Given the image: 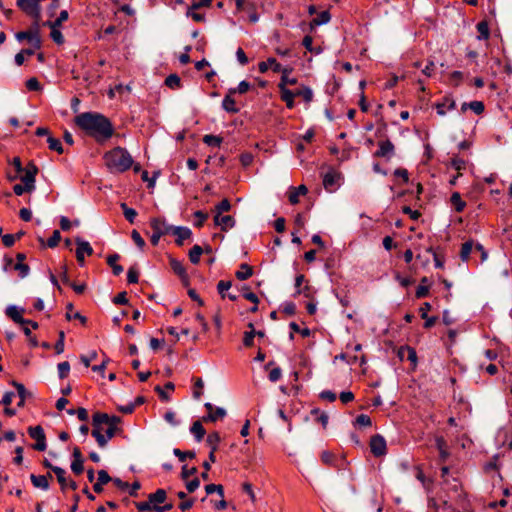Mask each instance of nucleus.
<instances>
[{
    "instance_id": "obj_1",
    "label": "nucleus",
    "mask_w": 512,
    "mask_h": 512,
    "mask_svg": "<svg viewBox=\"0 0 512 512\" xmlns=\"http://www.w3.org/2000/svg\"><path fill=\"white\" fill-rule=\"evenodd\" d=\"M75 124L98 143H104L114 134L111 121L97 112H83L74 119Z\"/></svg>"
},
{
    "instance_id": "obj_2",
    "label": "nucleus",
    "mask_w": 512,
    "mask_h": 512,
    "mask_svg": "<svg viewBox=\"0 0 512 512\" xmlns=\"http://www.w3.org/2000/svg\"><path fill=\"white\" fill-rule=\"evenodd\" d=\"M103 159L107 169L111 173H123L129 170L134 163L130 153L120 146L107 151Z\"/></svg>"
},
{
    "instance_id": "obj_3",
    "label": "nucleus",
    "mask_w": 512,
    "mask_h": 512,
    "mask_svg": "<svg viewBox=\"0 0 512 512\" xmlns=\"http://www.w3.org/2000/svg\"><path fill=\"white\" fill-rule=\"evenodd\" d=\"M17 7L27 16L39 22L41 18L40 0H16Z\"/></svg>"
},
{
    "instance_id": "obj_4",
    "label": "nucleus",
    "mask_w": 512,
    "mask_h": 512,
    "mask_svg": "<svg viewBox=\"0 0 512 512\" xmlns=\"http://www.w3.org/2000/svg\"><path fill=\"white\" fill-rule=\"evenodd\" d=\"M16 39L18 41L27 40L35 49L40 48L41 40L39 36V22L34 21L33 29L28 31H20L16 33Z\"/></svg>"
},
{
    "instance_id": "obj_5",
    "label": "nucleus",
    "mask_w": 512,
    "mask_h": 512,
    "mask_svg": "<svg viewBox=\"0 0 512 512\" xmlns=\"http://www.w3.org/2000/svg\"><path fill=\"white\" fill-rule=\"evenodd\" d=\"M29 436L36 441L33 448L37 451H45L47 448L46 436L44 429L40 426H34L28 428Z\"/></svg>"
},
{
    "instance_id": "obj_6",
    "label": "nucleus",
    "mask_w": 512,
    "mask_h": 512,
    "mask_svg": "<svg viewBox=\"0 0 512 512\" xmlns=\"http://www.w3.org/2000/svg\"><path fill=\"white\" fill-rule=\"evenodd\" d=\"M305 281V276L303 274H299L295 278V293L293 294L294 297L302 295L307 299L312 300L314 297V289L308 285H303Z\"/></svg>"
},
{
    "instance_id": "obj_7",
    "label": "nucleus",
    "mask_w": 512,
    "mask_h": 512,
    "mask_svg": "<svg viewBox=\"0 0 512 512\" xmlns=\"http://www.w3.org/2000/svg\"><path fill=\"white\" fill-rule=\"evenodd\" d=\"M369 446H370L371 453L375 457H381V456L386 455V453H387L386 440L380 434H376L371 437Z\"/></svg>"
},
{
    "instance_id": "obj_8",
    "label": "nucleus",
    "mask_w": 512,
    "mask_h": 512,
    "mask_svg": "<svg viewBox=\"0 0 512 512\" xmlns=\"http://www.w3.org/2000/svg\"><path fill=\"white\" fill-rule=\"evenodd\" d=\"M75 242L77 244L76 248V258L78 263L83 266L85 255L91 256L94 252L90 243L80 237L75 238Z\"/></svg>"
},
{
    "instance_id": "obj_9",
    "label": "nucleus",
    "mask_w": 512,
    "mask_h": 512,
    "mask_svg": "<svg viewBox=\"0 0 512 512\" xmlns=\"http://www.w3.org/2000/svg\"><path fill=\"white\" fill-rule=\"evenodd\" d=\"M117 431L118 430L114 429L113 427L107 426L104 434L100 433L99 429H92L91 434L96 439V442L99 445V447L104 448L107 445L108 441L115 436Z\"/></svg>"
},
{
    "instance_id": "obj_10",
    "label": "nucleus",
    "mask_w": 512,
    "mask_h": 512,
    "mask_svg": "<svg viewBox=\"0 0 512 512\" xmlns=\"http://www.w3.org/2000/svg\"><path fill=\"white\" fill-rule=\"evenodd\" d=\"M24 175L20 176V180L28 186V189L35 190V177L38 172L37 167L33 163H29L23 170Z\"/></svg>"
},
{
    "instance_id": "obj_11",
    "label": "nucleus",
    "mask_w": 512,
    "mask_h": 512,
    "mask_svg": "<svg viewBox=\"0 0 512 512\" xmlns=\"http://www.w3.org/2000/svg\"><path fill=\"white\" fill-rule=\"evenodd\" d=\"M94 421L96 423H105L106 426L119 430L118 424L121 422V419L115 415L110 416L107 413L96 412L94 413Z\"/></svg>"
},
{
    "instance_id": "obj_12",
    "label": "nucleus",
    "mask_w": 512,
    "mask_h": 512,
    "mask_svg": "<svg viewBox=\"0 0 512 512\" xmlns=\"http://www.w3.org/2000/svg\"><path fill=\"white\" fill-rule=\"evenodd\" d=\"M340 179V175L334 171L330 170L323 176V186L324 188L329 191L333 192L338 187V181Z\"/></svg>"
},
{
    "instance_id": "obj_13",
    "label": "nucleus",
    "mask_w": 512,
    "mask_h": 512,
    "mask_svg": "<svg viewBox=\"0 0 512 512\" xmlns=\"http://www.w3.org/2000/svg\"><path fill=\"white\" fill-rule=\"evenodd\" d=\"M394 145L390 140L380 141L378 143V150L375 152L376 157H383L390 159L394 155Z\"/></svg>"
},
{
    "instance_id": "obj_14",
    "label": "nucleus",
    "mask_w": 512,
    "mask_h": 512,
    "mask_svg": "<svg viewBox=\"0 0 512 512\" xmlns=\"http://www.w3.org/2000/svg\"><path fill=\"white\" fill-rule=\"evenodd\" d=\"M150 226L152 230L156 233L167 235L171 233L172 225H169L165 219L162 218H153L150 221Z\"/></svg>"
},
{
    "instance_id": "obj_15",
    "label": "nucleus",
    "mask_w": 512,
    "mask_h": 512,
    "mask_svg": "<svg viewBox=\"0 0 512 512\" xmlns=\"http://www.w3.org/2000/svg\"><path fill=\"white\" fill-rule=\"evenodd\" d=\"M171 234L176 236L175 242L178 246H181V245H183L184 240L191 237L192 232L188 227L173 226L172 230H171Z\"/></svg>"
},
{
    "instance_id": "obj_16",
    "label": "nucleus",
    "mask_w": 512,
    "mask_h": 512,
    "mask_svg": "<svg viewBox=\"0 0 512 512\" xmlns=\"http://www.w3.org/2000/svg\"><path fill=\"white\" fill-rule=\"evenodd\" d=\"M435 108L438 115L444 116L446 111H451L456 108V103L451 97L445 96L441 102L435 104Z\"/></svg>"
},
{
    "instance_id": "obj_17",
    "label": "nucleus",
    "mask_w": 512,
    "mask_h": 512,
    "mask_svg": "<svg viewBox=\"0 0 512 512\" xmlns=\"http://www.w3.org/2000/svg\"><path fill=\"white\" fill-rule=\"evenodd\" d=\"M271 68L274 72L278 73L283 70L284 67L273 57L267 59V61H262L258 64V69L260 73H266L268 69Z\"/></svg>"
},
{
    "instance_id": "obj_18",
    "label": "nucleus",
    "mask_w": 512,
    "mask_h": 512,
    "mask_svg": "<svg viewBox=\"0 0 512 512\" xmlns=\"http://www.w3.org/2000/svg\"><path fill=\"white\" fill-rule=\"evenodd\" d=\"M219 442H220V436L217 432H213V433L209 434L206 439V443L211 448V451L209 453V459L213 463L216 462L215 452L217 450Z\"/></svg>"
},
{
    "instance_id": "obj_19",
    "label": "nucleus",
    "mask_w": 512,
    "mask_h": 512,
    "mask_svg": "<svg viewBox=\"0 0 512 512\" xmlns=\"http://www.w3.org/2000/svg\"><path fill=\"white\" fill-rule=\"evenodd\" d=\"M214 223L217 226L221 227V230L227 231L230 228H233L235 225V220L230 215H215L214 216Z\"/></svg>"
},
{
    "instance_id": "obj_20",
    "label": "nucleus",
    "mask_w": 512,
    "mask_h": 512,
    "mask_svg": "<svg viewBox=\"0 0 512 512\" xmlns=\"http://www.w3.org/2000/svg\"><path fill=\"white\" fill-rule=\"evenodd\" d=\"M23 310H19L18 307L14 305H10L6 308V315L11 318L15 323L24 325L27 322V319L23 318L21 312Z\"/></svg>"
},
{
    "instance_id": "obj_21",
    "label": "nucleus",
    "mask_w": 512,
    "mask_h": 512,
    "mask_svg": "<svg viewBox=\"0 0 512 512\" xmlns=\"http://www.w3.org/2000/svg\"><path fill=\"white\" fill-rule=\"evenodd\" d=\"M11 384L16 388L17 394L20 398L17 406L20 408L24 407L25 400L31 396V393L25 388V386L22 383L12 381Z\"/></svg>"
},
{
    "instance_id": "obj_22",
    "label": "nucleus",
    "mask_w": 512,
    "mask_h": 512,
    "mask_svg": "<svg viewBox=\"0 0 512 512\" xmlns=\"http://www.w3.org/2000/svg\"><path fill=\"white\" fill-rule=\"evenodd\" d=\"M232 95L233 94H230V92L228 91L227 95L222 100V108L228 113L236 114L239 112L240 109L236 105V102Z\"/></svg>"
},
{
    "instance_id": "obj_23",
    "label": "nucleus",
    "mask_w": 512,
    "mask_h": 512,
    "mask_svg": "<svg viewBox=\"0 0 512 512\" xmlns=\"http://www.w3.org/2000/svg\"><path fill=\"white\" fill-rule=\"evenodd\" d=\"M170 267L172 271L178 275L182 281H188V275L183 264L175 258H170Z\"/></svg>"
},
{
    "instance_id": "obj_24",
    "label": "nucleus",
    "mask_w": 512,
    "mask_h": 512,
    "mask_svg": "<svg viewBox=\"0 0 512 512\" xmlns=\"http://www.w3.org/2000/svg\"><path fill=\"white\" fill-rule=\"evenodd\" d=\"M292 72V68H289V67H284L283 70L281 71L282 75H281V79H280V82L278 84V88L279 89H282V88H287V85H295L297 83V79L296 78H290L289 77V74Z\"/></svg>"
},
{
    "instance_id": "obj_25",
    "label": "nucleus",
    "mask_w": 512,
    "mask_h": 512,
    "mask_svg": "<svg viewBox=\"0 0 512 512\" xmlns=\"http://www.w3.org/2000/svg\"><path fill=\"white\" fill-rule=\"evenodd\" d=\"M467 109L472 110L475 114L480 115L484 112L485 106L481 101H471L469 103H463L461 106L462 112H465Z\"/></svg>"
},
{
    "instance_id": "obj_26",
    "label": "nucleus",
    "mask_w": 512,
    "mask_h": 512,
    "mask_svg": "<svg viewBox=\"0 0 512 512\" xmlns=\"http://www.w3.org/2000/svg\"><path fill=\"white\" fill-rule=\"evenodd\" d=\"M279 90L281 94V100L286 103L287 108L292 109L295 105V94H293V91L288 88H282Z\"/></svg>"
},
{
    "instance_id": "obj_27",
    "label": "nucleus",
    "mask_w": 512,
    "mask_h": 512,
    "mask_svg": "<svg viewBox=\"0 0 512 512\" xmlns=\"http://www.w3.org/2000/svg\"><path fill=\"white\" fill-rule=\"evenodd\" d=\"M435 444H436V448L439 451L440 458L443 461H445L448 458V456H449V452L447 450L446 440L444 439V437L438 436L435 439Z\"/></svg>"
},
{
    "instance_id": "obj_28",
    "label": "nucleus",
    "mask_w": 512,
    "mask_h": 512,
    "mask_svg": "<svg viewBox=\"0 0 512 512\" xmlns=\"http://www.w3.org/2000/svg\"><path fill=\"white\" fill-rule=\"evenodd\" d=\"M30 479L34 487L40 488L42 490L49 489V481H47V476L31 474Z\"/></svg>"
},
{
    "instance_id": "obj_29",
    "label": "nucleus",
    "mask_w": 512,
    "mask_h": 512,
    "mask_svg": "<svg viewBox=\"0 0 512 512\" xmlns=\"http://www.w3.org/2000/svg\"><path fill=\"white\" fill-rule=\"evenodd\" d=\"M308 192V189L305 185H300L297 188H292L289 193V201L291 204H297L299 202V196L305 195Z\"/></svg>"
},
{
    "instance_id": "obj_30",
    "label": "nucleus",
    "mask_w": 512,
    "mask_h": 512,
    "mask_svg": "<svg viewBox=\"0 0 512 512\" xmlns=\"http://www.w3.org/2000/svg\"><path fill=\"white\" fill-rule=\"evenodd\" d=\"M120 259L118 254H111L107 257V263L112 268L113 274L118 276L123 272V267L117 264V261Z\"/></svg>"
},
{
    "instance_id": "obj_31",
    "label": "nucleus",
    "mask_w": 512,
    "mask_h": 512,
    "mask_svg": "<svg viewBox=\"0 0 512 512\" xmlns=\"http://www.w3.org/2000/svg\"><path fill=\"white\" fill-rule=\"evenodd\" d=\"M450 202L456 212H462L466 207V202L462 200L459 192H453L450 198Z\"/></svg>"
},
{
    "instance_id": "obj_32",
    "label": "nucleus",
    "mask_w": 512,
    "mask_h": 512,
    "mask_svg": "<svg viewBox=\"0 0 512 512\" xmlns=\"http://www.w3.org/2000/svg\"><path fill=\"white\" fill-rule=\"evenodd\" d=\"M293 94H295V97H302L306 103H310L313 100V91L308 86L303 85L301 88L293 91Z\"/></svg>"
},
{
    "instance_id": "obj_33",
    "label": "nucleus",
    "mask_w": 512,
    "mask_h": 512,
    "mask_svg": "<svg viewBox=\"0 0 512 512\" xmlns=\"http://www.w3.org/2000/svg\"><path fill=\"white\" fill-rule=\"evenodd\" d=\"M166 498L167 494L164 489H157L154 493H151L148 496V500L154 505L165 502Z\"/></svg>"
},
{
    "instance_id": "obj_34",
    "label": "nucleus",
    "mask_w": 512,
    "mask_h": 512,
    "mask_svg": "<svg viewBox=\"0 0 512 512\" xmlns=\"http://www.w3.org/2000/svg\"><path fill=\"white\" fill-rule=\"evenodd\" d=\"M253 274V269L250 265L246 263H242L240 265V269L236 272V277L239 280H246L250 278Z\"/></svg>"
},
{
    "instance_id": "obj_35",
    "label": "nucleus",
    "mask_w": 512,
    "mask_h": 512,
    "mask_svg": "<svg viewBox=\"0 0 512 512\" xmlns=\"http://www.w3.org/2000/svg\"><path fill=\"white\" fill-rule=\"evenodd\" d=\"M190 432L194 435L195 439L198 442L203 439V437L206 433V431L200 421H195L192 424V426L190 428Z\"/></svg>"
},
{
    "instance_id": "obj_36",
    "label": "nucleus",
    "mask_w": 512,
    "mask_h": 512,
    "mask_svg": "<svg viewBox=\"0 0 512 512\" xmlns=\"http://www.w3.org/2000/svg\"><path fill=\"white\" fill-rule=\"evenodd\" d=\"M477 31L479 35L477 36L478 40H487L490 36L489 26L486 21H480L476 25Z\"/></svg>"
},
{
    "instance_id": "obj_37",
    "label": "nucleus",
    "mask_w": 512,
    "mask_h": 512,
    "mask_svg": "<svg viewBox=\"0 0 512 512\" xmlns=\"http://www.w3.org/2000/svg\"><path fill=\"white\" fill-rule=\"evenodd\" d=\"M226 416V411L224 408L217 407L215 408L212 413H208L207 416L203 417V421H211L215 422L218 419L224 418Z\"/></svg>"
},
{
    "instance_id": "obj_38",
    "label": "nucleus",
    "mask_w": 512,
    "mask_h": 512,
    "mask_svg": "<svg viewBox=\"0 0 512 512\" xmlns=\"http://www.w3.org/2000/svg\"><path fill=\"white\" fill-rule=\"evenodd\" d=\"M120 207L123 211V214H124V217L126 218V220L129 223L133 224L136 219V216H137V211L133 208L128 207L126 203H121Z\"/></svg>"
},
{
    "instance_id": "obj_39",
    "label": "nucleus",
    "mask_w": 512,
    "mask_h": 512,
    "mask_svg": "<svg viewBox=\"0 0 512 512\" xmlns=\"http://www.w3.org/2000/svg\"><path fill=\"white\" fill-rule=\"evenodd\" d=\"M53 472L55 473L57 480L61 486L62 491L67 488L66 471L61 467H54Z\"/></svg>"
},
{
    "instance_id": "obj_40",
    "label": "nucleus",
    "mask_w": 512,
    "mask_h": 512,
    "mask_svg": "<svg viewBox=\"0 0 512 512\" xmlns=\"http://www.w3.org/2000/svg\"><path fill=\"white\" fill-rule=\"evenodd\" d=\"M331 19L329 11L320 12L311 22L313 26H320L323 24H327Z\"/></svg>"
},
{
    "instance_id": "obj_41",
    "label": "nucleus",
    "mask_w": 512,
    "mask_h": 512,
    "mask_svg": "<svg viewBox=\"0 0 512 512\" xmlns=\"http://www.w3.org/2000/svg\"><path fill=\"white\" fill-rule=\"evenodd\" d=\"M204 252L203 248L199 245H194L189 251V259L191 263L198 264L200 261V256Z\"/></svg>"
},
{
    "instance_id": "obj_42",
    "label": "nucleus",
    "mask_w": 512,
    "mask_h": 512,
    "mask_svg": "<svg viewBox=\"0 0 512 512\" xmlns=\"http://www.w3.org/2000/svg\"><path fill=\"white\" fill-rule=\"evenodd\" d=\"M321 461L328 466L337 467L336 456L330 451H323L321 453Z\"/></svg>"
},
{
    "instance_id": "obj_43",
    "label": "nucleus",
    "mask_w": 512,
    "mask_h": 512,
    "mask_svg": "<svg viewBox=\"0 0 512 512\" xmlns=\"http://www.w3.org/2000/svg\"><path fill=\"white\" fill-rule=\"evenodd\" d=\"M223 141V138L220 136L207 134L203 137V142L211 147H220L221 143Z\"/></svg>"
},
{
    "instance_id": "obj_44",
    "label": "nucleus",
    "mask_w": 512,
    "mask_h": 512,
    "mask_svg": "<svg viewBox=\"0 0 512 512\" xmlns=\"http://www.w3.org/2000/svg\"><path fill=\"white\" fill-rule=\"evenodd\" d=\"M47 143L50 150L56 151L59 154L64 152L63 146L59 139L54 138L53 136H48Z\"/></svg>"
},
{
    "instance_id": "obj_45",
    "label": "nucleus",
    "mask_w": 512,
    "mask_h": 512,
    "mask_svg": "<svg viewBox=\"0 0 512 512\" xmlns=\"http://www.w3.org/2000/svg\"><path fill=\"white\" fill-rule=\"evenodd\" d=\"M69 17V14L66 10H62L55 21H47L44 25L46 26H54L61 27L62 23L65 22Z\"/></svg>"
},
{
    "instance_id": "obj_46",
    "label": "nucleus",
    "mask_w": 512,
    "mask_h": 512,
    "mask_svg": "<svg viewBox=\"0 0 512 512\" xmlns=\"http://www.w3.org/2000/svg\"><path fill=\"white\" fill-rule=\"evenodd\" d=\"M165 84L171 89H179L181 87V79L177 74H170L165 79Z\"/></svg>"
},
{
    "instance_id": "obj_47",
    "label": "nucleus",
    "mask_w": 512,
    "mask_h": 512,
    "mask_svg": "<svg viewBox=\"0 0 512 512\" xmlns=\"http://www.w3.org/2000/svg\"><path fill=\"white\" fill-rule=\"evenodd\" d=\"M48 27L51 29L50 37L52 38V40L58 45L63 44L64 36H63L62 32L60 31V28L54 27V26H48Z\"/></svg>"
},
{
    "instance_id": "obj_48",
    "label": "nucleus",
    "mask_w": 512,
    "mask_h": 512,
    "mask_svg": "<svg viewBox=\"0 0 512 512\" xmlns=\"http://www.w3.org/2000/svg\"><path fill=\"white\" fill-rule=\"evenodd\" d=\"M248 327L251 330L250 331H246L244 333L243 344L246 347H251L253 345V342H254L255 330H254V326H253L252 323H249Z\"/></svg>"
},
{
    "instance_id": "obj_49",
    "label": "nucleus",
    "mask_w": 512,
    "mask_h": 512,
    "mask_svg": "<svg viewBox=\"0 0 512 512\" xmlns=\"http://www.w3.org/2000/svg\"><path fill=\"white\" fill-rule=\"evenodd\" d=\"M450 165L452 168H454L455 170H457L460 173V171L466 169L467 162H466V160H464L458 156H455L451 159Z\"/></svg>"
},
{
    "instance_id": "obj_50",
    "label": "nucleus",
    "mask_w": 512,
    "mask_h": 512,
    "mask_svg": "<svg viewBox=\"0 0 512 512\" xmlns=\"http://www.w3.org/2000/svg\"><path fill=\"white\" fill-rule=\"evenodd\" d=\"M473 243L471 241H467L462 244L461 251H460V257L463 261H467L469 259V256L472 252Z\"/></svg>"
},
{
    "instance_id": "obj_51",
    "label": "nucleus",
    "mask_w": 512,
    "mask_h": 512,
    "mask_svg": "<svg viewBox=\"0 0 512 512\" xmlns=\"http://www.w3.org/2000/svg\"><path fill=\"white\" fill-rule=\"evenodd\" d=\"M251 88V84L245 80L241 81L236 88H230V94H245Z\"/></svg>"
},
{
    "instance_id": "obj_52",
    "label": "nucleus",
    "mask_w": 512,
    "mask_h": 512,
    "mask_svg": "<svg viewBox=\"0 0 512 512\" xmlns=\"http://www.w3.org/2000/svg\"><path fill=\"white\" fill-rule=\"evenodd\" d=\"M427 281L428 280H427L426 277L422 278L421 284L416 289L415 296L417 298H424V297H426L428 295L429 288H428V286L424 285Z\"/></svg>"
},
{
    "instance_id": "obj_53",
    "label": "nucleus",
    "mask_w": 512,
    "mask_h": 512,
    "mask_svg": "<svg viewBox=\"0 0 512 512\" xmlns=\"http://www.w3.org/2000/svg\"><path fill=\"white\" fill-rule=\"evenodd\" d=\"M207 494L217 493L221 498H224V489L220 484H208L205 486Z\"/></svg>"
},
{
    "instance_id": "obj_54",
    "label": "nucleus",
    "mask_w": 512,
    "mask_h": 512,
    "mask_svg": "<svg viewBox=\"0 0 512 512\" xmlns=\"http://www.w3.org/2000/svg\"><path fill=\"white\" fill-rule=\"evenodd\" d=\"M58 375L60 379H64L68 376L70 372V364L67 361L61 362L57 366Z\"/></svg>"
},
{
    "instance_id": "obj_55",
    "label": "nucleus",
    "mask_w": 512,
    "mask_h": 512,
    "mask_svg": "<svg viewBox=\"0 0 512 512\" xmlns=\"http://www.w3.org/2000/svg\"><path fill=\"white\" fill-rule=\"evenodd\" d=\"M231 209V204L228 199H223L219 202L216 207V215H221L224 212H228Z\"/></svg>"
},
{
    "instance_id": "obj_56",
    "label": "nucleus",
    "mask_w": 512,
    "mask_h": 512,
    "mask_svg": "<svg viewBox=\"0 0 512 512\" xmlns=\"http://www.w3.org/2000/svg\"><path fill=\"white\" fill-rule=\"evenodd\" d=\"M355 423L361 427H370L372 425L371 418L366 414H360L356 417Z\"/></svg>"
},
{
    "instance_id": "obj_57",
    "label": "nucleus",
    "mask_w": 512,
    "mask_h": 512,
    "mask_svg": "<svg viewBox=\"0 0 512 512\" xmlns=\"http://www.w3.org/2000/svg\"><path fill=\"white\" fill-rule=\"evenodd\" d=\"M289 327L293 332L300 333L302 337H309L311 334L309 328H300V326L296 322H291L289 324Z\"/></svg>"
},
{
    "instance_id": "obj_58",
    "label": "nucleus",
    "mask_w": 512,
    "mask_h": 512,
    "mask_svg": "<svg viewBox=\"0 0 512 512\" xmlns=\"http://www.w3.org/2000/svg\"><path fill=\"white\" fill-rule=\"evenodd\" d=\"M231 286H232V283L230 281L221 280V281L218 282L217 290H218V293L221 295L222 298L226 297L225 292L227 290H229L231 288Z\"/></svg>"
},
{
    "instance_id": "obj_59",
    "label": "nucleus",
    "mask_w": 512,
    "mask_h": 512,
    "mask_svg": "<svg viewBox=\"0 0 512 512\" xmlns=\"http://www.w3.org/2000/svg\"><path fill=\"white\" fill-rule=\"evenodd\" d=\"M61 240V234L58 230H54L51 237L47 241V246L50 248L56 247Z\"/></svg>"
},
{
    "instance_id": "obj_60",
    "label": "nucleus",
    "mask_w": 512,
    "mask_h": 512,
    "mask_svg": "<svg viewBox=\"0 0 512 512\" xmlns=\"http://www.w3.org/2000/svg\"><path fill=\"white\" fill-rule=\"evenodd\" d=\"M139 272L135 267H130L127 272V281L129 284H135L138 282Z\"/></svg>"
},
{
    "instance_id": "obj_61",
    "label": "nucleus",
    "mask_w": 512,
    "mask_h": 512,
    "mask_svg": "<svg viewBox=\"0 0 512 512\" xmlns=\"http://www.w3.org/2000/svg\"><path fill=\"white\" fill-rule=\"evenodd\" d=\"M14 269L19 272L20 278H25L30 271L29 266L25 263H16Z\"/></svg>"
},
{
    "instance_id": "obj_62",
    "label": "nucleus",
    "mask_w": 512,
    "mask_h": 512,
    "mask_svg": "<svg viewBox=\"0 0 512 512\" xmlns=\"http://www.w3.org/2000/svg\"><path fill=\"white\" fill-rule=\"evenodd\" d=\"M194 217L197 219V221L195 222L194 225L196 227L200 228L203 226L204 222L207 220L208 214L203 211L198 210V211L194 212Z\"/></svg>"
},
{
    "instance_id": "obj_63",
    "label": "nucleus",
    "mask_w": 512,
    "mask_h": 512,
    "mask_svg": "<svg viewBox=\"0 0 512 512\" xmlns=\"http://www.w3.org/2000/svg\"><path fill=\"white\" fill-rule=\"evenodd\" d=\"M26 88L29 91H39L41 89V85L37 78L32 77L26 81Z\"/></svg>"
},
{
    "instance_id": "obj_64",
    "label": "nucleus",
    "mask_w": 512,
    "mask_h": 512,
    "mask_svg": "<svg viewBox=\"0 0 512 512\" xmlns=\"http://www.w3.org/2000/svg\"><path fill=\"white\" fill-rule=\"evenodd\" d=\"M131 238L141 250L144 248L145 241L137 230L131 232Z\"/></svg>"
}]
</instances>
